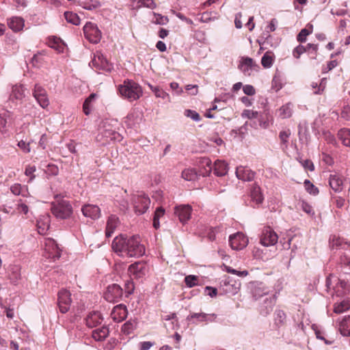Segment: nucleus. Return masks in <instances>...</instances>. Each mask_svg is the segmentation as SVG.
Here are the masks:
<instances>
[{
    "label": "nucleus",
    "instance_id": "nucleus-19",
    "mask_svg": "<svg viewBox=\"0 0 350 350\" xmlns=\"http://www.w3.org/2000/svg\"><path fill=\"white\" fill-rule=\"evenodd\" d=\"M128 271L131 276L135 278H141L144 276L147 272V265L143 261H138L129 267Z\"/></svg>",
    "mask_w": 350,
    "mask_h": 350
},
{
    "label": "nucleus",
    "instance_id": "nucleus-29",
    "mask_svg": "<svg viewBox=\"0 0 350 350\" xmlns=\"http://www.w3.org/2000/svg\"><path fill=\"white\" fill-rule=\"evenodd\" d=\"M119 223V219L116 215L109 217L105 230V235L107 237H111Z\"/></svg>",
    "mask_w": 350,
    "mask_h": 350
},
{
    "label": "nucleus",
    "instance_id": "nucleus-36",
    "mask_svg": "<svg viewBox=\"0 0 350 350\" xmlns=\"http://www.w3.org/2000/svg\"><path fill=\"white\" fill-rule=\"evenodd\" d=\"M338 137L345 146L350 147V129L343 128L338 131Z\"/></svg>",
    "mask_w": 350,
    "mask_h": 350
},
{
    "label": "nucleus",
    "instance_id": "nucleus-62",
    "mask_svg": "<svg viewBox=\"0 0 350 350\" xmlns=\"http://www.w3.org/2000/svg\"><path fill=\"white\" fill-rule=\"evenodd\" d=\"M341 117L346 120L350 121V106L346 105L341 111Z\"/></svg>",
    "mask_w": 350,
    "mask_h": 350
},
{
    "label": "nucleus",
    "instance_id": "nucleus-32",
    "mask_svg": "<svg viewBox=\"0 0 350 350\" xmlns=\"http://www.w3.org/2000/svg\"><path fill=\"white\" fill-rule=\"evenodd\" d=\"M109 333V329L105 326H103L93 330L92 336L95 340L103 341L108 336Z\"/></svg>",
    "mask_w": 350,
    "mask_h": 350
},
{
    "label": "nucleus",
    "instance_id": "nucleus-49",
    "mask_svg": "<svg viewBox=\"0 0 350 350\" xmlns=\"http://www.w3.org/2000/svg\"><path fill=\"white\" fill-rule=\"evenodd\" d=\"M17 203H15L14 201L9 202L8 201L6 204H5L3 207H1V211L4 212L5 213H11L14 214L15 209L16 208Z\"/></svg>",
    "mask_w": 350,
    "mask_h": 350
},
{
    "label": "nucleus",
    "instance_id": "nucleus-55",
    "mask_svg": "<svg viewBox=\"0 0 350 350\" xmlns=\"http://www.w3.org/2000/svg\"><path fill=\"white\" fill-rule=\"evenodd\" d=\"M184 114L187 118H189L196 122H199L201 120L199 113L197 111L191 109H186L184 112Z\"/></svg>",
    "mask_w": 350,
    "mask_h": 350
},
{
    "label": "nucleus",
    "instance_id": "nucleus-41",
    "mask_svg": "<svg viewBox=\"0 0 350 350\" xmlns=\"http://www.w3.org/2000/svg\"><path fill=\"white\" fill-rule=\"evenodd\" d=\"M291 135V131L289 129L282 131L279 133V138L281 142V148L284 150L288 148V139Z\"/></svg>",
    "mask_w": 350,
    "mask_h": 350
},
{
    "label": "nucleus",
    "instance_id": "nucleus-5",
    "mask_svg": "<svg viewBox=\"0 0 350 350\" xmlns=\"http://www.w3.org/2000/svg\"><path fill=\"white\" fill-rule=\"evenodd\" d=\"M325 286L327 291L333 289L338 297L346 295L350 291L349 285L345 279L337 278L333 274L327 276Z\"/></svg>",
    "mask_w": 350,
    "mask_h": 350
},
{
    "label": "nucleus",
    "instance_id": "nucleus-44",
    "mask_svg": "<svg viewBox=\"0 0 350 350\" xmlns=\"http://www.w3.org/2000/svg\"><path fill=\"white\" fill-rule=\"evenodd\" d=\"M11 192L15 196L22 195L25 196V193L27 192V188L26 186H22L21 184L15 183L10 187Z\"/></svg>",
    "mask_w": 350,
    "mask_h": 350
},
{
    "label": "nucleus",
    "instance_id": "nucleus-21",
    "mask_svg": "<svg viewBox=\"0 0 350 350\" xmlns=\"http://www.w3.org/2000/svg\"><path fill=\"white\" fill-rule=\"evenodd\" d=\"M275 304L274 296L266 297L259 306L260 314L264 317L267 316L272 311Z\"/></svg>",
    "mask_w": 350,
    "mask_h": 350
},
{
    "label": "nucleus",
    "instance_id": "nucleus-30",
    "mask_svg": "<svg viewBox=\"0 0 350 350\" xmlns=\"http://www.w3.org/2000/svg\"><path fill=\"white\" fill-rule=\"evenodd\" d=\"M8 25L11 29L17 32L23 29L25 22L21 17H12L8 21Z\"/></svg>",
    "mask_w": 350,
    "mask_h": 350
},
{
    "label": "nucleus",
    "instance_id": "nucleus-50",
    "mask_svg": "<svg viewBox=\"0 0 350 350\" xmlns=\"http://www.w3.org/2000/svg\"><path fill=\"white\" fill-rule=\"evenodd\" d=\"M298 206L308 215L313 216L314 215V211L312 206L308 203L304 201H301L298 203Z\"/></svg>",
    "mask_w": 350,
    "mask_h": 350
},
{
    "label": "nucleus",
    "instance_id": "nucleus-42",
    "mask_svg": "<svg viewBox=\"0 0 350 350\" xmlns=\"http://www.w3.org/2000/svg\"><path fill=\"white\" fill-rule=\"evenodd\" d=\"M25 96V89L22 85H15L12 88V91L10 94L11 98L16 100H21Z\"/></svg>",
    "mask_w": 350,
    "mask_h": 350
},
{
    "label": "nucleus",
    "instance_id": "nucleus-43",
    "mask_svg": "<svg viewBox=\"0 0 350 350\" xmlns=\"http://www.w3.org/2000/svg\"><path fill=\"white\" fill-rule=\"evenodd\" d=\"M97 97L96 94L92 93L84 101L83 105V111L85 115H89L91 112V103L95 100Z\"/></svg>",
    "mask_w": 350,
    "mask_h": 350
},
{
    "label": "nucleus",
    "instance_id": "nucleus-4",
    "mask_svg": "<svg viewBox=\"0 0 350 350\" xmlns=\"http://www.w3.org/2000/svg\"><path fill=\"white\" fill-rule=\"evenodd\" d=\"M120 95L130 101L139 99L142 96V88L132 80H126L118 88Z\"/></svg>",
    "mask_w": 350,
    "mask_h": 350
},
{
    "label": "nucleus",
    "instance_id": "nucleus-35",
    "mask_svg": "<svg viewBox=\"0 0 350 350\" xmlns=\"http://www.w3.org/2000/svg\"><path fill=\"white\" fill-rule=\"evenodd\" d=\"M286 315L282 310H276L274 312V325L277 328L283 326L286 323Z\"/></svg>",
    "mask_w": 350,
    "mask_h": 350
},
{
    "label": "nucleus",
    "instance_id": "nucleus-53",
    "mask_svg": "<svg viewBox=\"0 0 350 350\" xmlns=\"http://www.w3.org/2000/svg\"><path fill=\"white\" fill-rule=\"evenodd\" d=\"M153 15L155 19L154 23L156 24L163 25H166L169 22L167 16H162L161 14L155 12H153Z\"/></svg>",
    "mask_w": 350,
    "mask_h": 350
},
{
    "label": "nucleus",
    "instance_id": "nucleus-7",
    "mask_svg": "<svg viewBox=\"0 0 350 350\" xmlns=\"http://www.w3.org/2000/svg\"><path fill=\"white\" fill-rule=\"evenodd\" d=\"M241 282L233 277L224 274L220 278V295H234L239 291Z\"/></svg>",
    "mask_w": 350,
    "mask_h": 350
},
{
    "label": "nucleus",
    "instance_id": "nucleus-39",
    "mask_svg": "<svg viewBox=\"0 0 350 350\" xmlns=\"http://www.w3.org/2000/svg\"><path fill=\"white\" fill-rule=\"evenodd\" d=\"M293 105L288 103L279 109V116L282 118H288L292 116Z\"/></svg>",
    "mask_w": 350,
    "mask_h": 350
},
{
    "label": "nucleus",
    "instance_id": "nucleus-15",
    "mask_svg": "<svg viewBox=\"0 0 350 350\" xmlns=\"http://www.w3.org/2000/svg\"><path fill=\"white\" fill-rule=\"evenodd\" d=\"M70 295V293L66 289H62L59 292L58 306L62 313H66L68 311L72 302Z\"/></svg>",
    "mask_w": 350,
    "mask_h": 350
},
{
    "label": "nucleus",
    "instance_id": "nucleus-3",
    "mask_svg": "<svg viewBox=\"0 0 350 350\" xmlns=\"http://www.w3.org/2000/svg\"><path fill=\"white\" fill-rule=\"evenodd\" d=\"M200 170L197 172L196 170L189 168L182 172L181 176L183 179L188 181L196 180L199 176H208L212 170L211 161L208 158H202L200 161Z\"/></svg>",
    "mask_w": 350,
    "mask_h": 350
},
{
    "label": "nucleus",
    "instance_id": "nucleus-58",
    "mask_svg": "<svg viewBox=\"0 0 350 350\" xmlns=\"http://www.w3.org/2000/svg\"><path fill=\"white\" fill-rule=\"evenodd\" d=\"M134 327L133 323L127 321L122 325V331L126 334H129L133 330Z\"/></svg>",
    "mask_w": 350,
    "mask_h": 350
},
{
    "label": "nucleus",
    "instance_id": "nucleus-37",
    "mask_svg": "<svg viewBox=\"0 0 350 350\" xmlns=\"http://www.w3.org/2000/svg\"><path fill=\"white\" fill-rule=\"evenodd\" d=\"M350 308V299L347 298L334 305V311L335 313H342Z\"/></svg>",
    "mask_w": 350,
    "mask_h": 350
},
{
    "label": "nucleus",
    "instance_id": "nucleus-56",
    "mask_svg": "<svg viewBox=\"0 0 350 350\" xmlns=\"http://www.w3.org/2000/svg\"><path fill=\"white\" fill-rule=\"evenodd\" d=\"M312 329L314 331L316 337L321 340H323L324 342L327 345H331L332 344V341L328 340L325 338V337L323 336V332L318 329L317 326L316 325H312Z\"/></svg>",
    "mask_w": 350,
    "mask_h": 350
},
{
    "label": "nucleus",
    "instance_id": "nucleus-27",
    "mask_svg": "<svg viewBox=\"0 0 350 350\" xmlns=\"http://www.w3.org/2000/svg\"><path fill=\"white\" fill-rule=\"evenodd\" d=\"M8 278L11 284L16 285L21 278L20 266L11 265L9 268Z\"/></svg>",
    "mask_w": 350,
    "mask_h": 350
},
{
    "label": "nucleus",
    "instance_id": "nucleus-6",
    "mask_svg": "<svg viewBox=\"0 0 350 350\" xmlns=\"http://www.w3.org/2000/svg\"><path fill=\"white\" fill-rule=\"evenodd\" d=\"M51 210L55 217L61 219H68L72 214V207L70 202L63 199L57 198L53 202Z\"/></svg>",
    "mask_w": 350,
    "mask_h": 350
},
{
    "label": "nucleus",
    "instance_id": "nucleus-28",
    "mask_svg": "<svg viewBox=\"0 0 350 350\" xmlns=\"http://www.w3.org/2000/svg\"><path fill=\"white\" fill-rule=\"evenodd\" d=\"M329 184L335 192H340L343 189V182L338 174H331L329 178Z\"/></svg>",
    "mask_w": 350,
    "mask_h": 350
},
{
    "label": "nucleus",
    "instance_id": "nucleus-14",
    "mask_svg": "<svg viewBox=\"0 0 350 350\" xmlns=\"http://www.w3.org/2000/svg\"><path fill=\"white\" fill-rule=\"evenodd\" d=\"M122 295V288L117 284H113L107 287L105 293V299L109 302H118Z\"/></svg>",
    "mask_w": 350,
    "mask_h": 350
},
{
    "label": "nucleus",
    "instance_id": "nucleus-48",
    "mask_svg": "<svg viewBox=\"0 0 350 350\" xmlns=\"http://www.w3.org/2000/svg\"><path fill=\"white\" fill-rule=\"evenodd\" d=\"M149 87L157 98H162L163 99H167L170 101V96L167 92L160 89L159 87H154L151 85H149Z\"/></svg>",
    "mask_w": 350,
    "mask_h": 350
},
{
    "label": "nucleus",
    "instance_id": "nucleus-12",
    "mask_svg": "<svg viewBox=\"0 0 350 350\" xmlns=\"http://www.w3.org/2000/svg\"><path fill=\"white\" fill-rule=\"evenodd\" d=\"M90 65L98 70L110 71L111 65L100 51H96Z\"/></svg>",
    "mask_w": 350,
    "mask_h": 350
},
{
    "label": "nucleus",
    "instance_id": "nucleus-24",
    "mask_svg": "<svg viewBox=\"0 0 350 350\" xmlns=\"http://www.w3.org/2000/svg\"><path fill=\"white\" fill-rule=\"evenodd\" d=\"M82 213L85 217H90L92 219H96L100 217V210L96 205L86 204L82 207Z\"/></svg>",
    "mask_w": 350,
    "mask_h": 350
},
{
    "label": "nucleus",
    "instance_id": "nucleus-46",
    "mask_svg": "<svg viewBox=\"0 0 350 350\" xmlns=\"http://www.w3.org/2000/svg\"><path fill=\"white\" fill-rule=\"evenodd\" d=\"M273 62V55L270 51L266 52L261 58V64L264 68H270Z\"/></svg>",
    "mask_w": 350,
    "mask_h": 350
},
{
    "label": "nucleus",
    "instance_id": "nucleus-64",
    "mask_svg": "<svg viewBox=\"0 0 350 350\" xmlns=\"http://www.w3.org/2000/svg\"><path fill=\"white\" fill-rule=\"evenodd\" d=\"M204 293L209 295L211 297H213L217 295V289L211 286H206L204 288Z\"/></svg>",
    "mask_w": 350,
    "mask_h": 350
},
{
    "label": "nucleus",
    "instance_id": "nucleus-10",
    "mask_svg": "<svg viewBox=\"0 0 350 350\" xmlns=\"http://www.w3.org/2000/svg\"><path fill=\"white\" fill-rule=\"evenodd\" d=\"M83 33L85 38L92 43L96 44L101 39V31L91 22L86 23L83 27Z\"/></svg>",
    "mask_w": 350,
    "mask_h": 350
},
{
    "label": "nucleus",
    "instance_id": "nucleus-9",
    "mask_svg": "<svg viewBox=\"0 0 350 350\" xmlns=\"http://www.w3.org/2000/svg\"><path fill=\"white\" fill-rule=\"evenodd\" d=\"M44 256L48 258H51L54 261L59 259L61 256V250L56 241L51 238L45 239Z\"/></svg>",
    "mask_w": 350,
    "mask_h": 350
},
{
    "label": "nucleus",
    "instance_id": "nucleus-59",
    "mask_svg": "<svg viewBox=\"0 0 350 350\" xmlns=\"http://www.w3.org/2000/svg\"><path fill=\"white\" fill-rule=\"evenodd\" d=\"M18 146L23 150L25 153H29L31 151L30 148V143H27L26 142L23 140H21L18 143Z\"/></svg>",
    "mask_w": 350,
    "mask_h": 350
},
{
    "label": "nucleus",
    "instance_id": "nucleus-16",
    "mask_svg": "<svg viewBox=\"0 0 350 350\" xmlns=\"http://www.w3.org/2000/svg\"><path fill=\"white\" fill-rule=\"evenodd\" d=\"M216 319V314L204 312H193L187 318L188 321H192L193 323L212 322L215 321Z\"/></svg>",
    "mask_w": 350,
    "mask_h": 350
},
{
    "label": "nucleus",
    "instance_id": "nucleus-22",
    "mask_svg": "<svg viewBox=\"0 0 350 350\" xmlns=\"http://www.w3.org/2000/svg\"><path fill=\"white\" fill-rule=\"evenodd\" d=\"M236 176L238 179L243 181H252L255 175V172L248 167L239 166L236 168Z\"/></svg>",
    "mask_w": 350,
    "mask_h": 350
},
{
    "label": "nucleus",
    "instance_id": "nucleus-61",
    "mask_svg": "<svg viewBox=\"0 0 350 350\" xmlns=\"http://www.w3.org/2000/svg\"><path fill=\"white\" fill-rule=\"evenodd\" d=\"M257 116L258 112L256 111L244 110L242 113V117L249 119L256 118Z\"/></svg>",
    "mask_w": 350,
    "mask_h": 350
},
{
    "label": "nucleus",
    "instance_id": "nucleus-47",
    "mask_svg": "<svg viewBox=\"0 0 350 350\" xmlns=\"http://www.w3.org/2000/svg\"><path fill=\"white\" fill-rule=\"evenodd\" d=\"M64 16L68 23L75 25H78L80 23V18L75 13L72 12H65Z\"/></svg>",
    "mask_w": 350,
    "mask_h": 350
},
{
    "label": "nucleus",
    "instance_id": "nucleus-17",
    "mask_svg": "<svg viewBox=\"0 0 350 350\" xmlns=\"http://www.w3.org/2000/svg\"><path fill=\"white\" fill-rule=\"evenodd\" d=\"M250 290L255 299H258L264 296L267 297L270 291V288L260 282H253L250 283Z\"/></svg>",
    "mask_w": 350,
    "mask_h": 350
},
{
    "label": "nucleus",
    "instance_id": "nucleus-40",
    "mask_svg": "<svg viewBox=\"0 0 350 350\" xmlns=\"http://www.w3.org/2000/svg\"><path fill=\"white\" fill-rule=\"evenodd\" d=\"M11 123L10 113L7 111L0 114V131L5 130L8 125Z\"/></svg>",
    "mask_w": 350,
    "mask_h": 350
},
{
    "label": "nucleus",
    "instance_id": "nucleus-57",
    "mask_svg": "<svg viewBox=\"0 0 350 350\" xmlns=\"http://www.w3.org/2000/svg\"><path fill=\"white\" fill-rule=\"evenodd\" d=\"M306 51L307 49L305 46L299 44L293 49V55L295 58H299L300 55Z\"/></svg>",
    "mask_w": 350,
    "mask_h": 350
},
{
    "label": "nucleus",
    "instance_id": "nucleus-1",
    "mask_svg": "<svg viewBox=\"0 0 350 350\" xmlns=\"http://www.w3.org/2000/svg\"><path fill=\"white\" fill-rule=\"evenodd\" d=\"M113 251L121 257L139 258L145 254L146 249L137 235L129 237L120 235L112 241Z\"/></svg>",
    "mask_w": 350,
    "mask_h": 350
},
{
    "label": "nucleus",
    "instance_id": "nucleus-23",
    "mask_svg": "<svg viewBox=\"0 0 350 350\" xmlns=\"http://www.w3.org/2000/svg\"><path fill=\"white\" fill-rule=\"evenodd\" d=\"M256 67H258V65L252 58L249 57H242L238 65V68L245 75H250V70Z\"/></svg>",
    "mask_w": 350,
    "mask_h": 350
},
{
    "label": "nucleus",
    "instance_id": "nucleus-45",
    "mask_svg": "<svg viewBox=\"0 0 350 350\" xmlns=\"http://www.w3.org/2000/svg\"><path fill=\"white\" fill-rule=\"evenodd\" d=\"M81 5L85 10H94L99 8L101 6V4L99 1L96 0H88L82 2Z\"/></svg>",
    "mask_w": 350,
    "mask_h": 350
},
{
    "label": "nucleus",
    "instance_id": "nucleus-20",
    "mask_svg": "<svg viewBox=\"0 0 350 350\" xmlns=\"http://www.w3.org/2000/svg\"><path fill=\"white\" fill-rule=\"evenodd\" d=\"M191 206L189 205H180L175 207L174 213L183 224L190 219L191 213Z\"/></svg>",
    "mask_w": 350,
    "mask_h": 350
},
{
    "label": "nucleus",
    "instance_id": "nucleus-13",
    "mask_svg": "<svg viewBox=\"0 0 350 350\" xmlns=\"http://www.w3.org/2000/svg\"><path fill=\"white\" fill-rule=\"evenodd\" d=\"M278 240V234L269 226L264 227L260 237V243L265 247L274 245Z\"/></svg>",
    "mask_w": 350,
    "mask_h": 350
},
{
    "label": "nucleus",
    "instance_id": "nucleus-52",
    "mask_svg": "<svg viewBox=\"0 0 350 350\" xmlns=\"http://www.w3.org/2000/svg\"><path fill=\"white\" fill-rule=\"evenodd\" d=\"M198 277L193 275H189L185 278V282L187 287L191 288L198 284Z\"/></svg>",
    "mask_w": 350,
    "mask_h": 350
},
{
    "label": "nucleus",
    "instance_id": "nucleus-34",
    "mask_svg": "<svg viewBox=\"0 0 350 350\" xmlns=\"http://www.w3.org/2000/svg\"><path fill=\"white\" fill-rule=\"evenodd\" d=\"M338 329L342 336H350V316H345L339 322Z\"/></svg>",
    "mask_w": 350,
    "mask_h": 350
},
{
    "label": "nucleus",
    "instance_id": "nucleus-63",
    "mask_svg": "<svg viewBox=\"0 0 350 350\" xmlns=\"http://www.w3.org/2000/svg\"><path fill=\"white\" fill-rule=\"evenodd\" d=\"M243 92L247 96H252L255 94L256 91L252 85H245L243 87Z\"/></svg>",
    "mask_w": 350,
    "mask_h": 350
},
{
    "label": "nucleus",
    "instance_id": "nucleus-18",
    "mask_svg": "<svg viewBox=\"0 0 350 350\" xmlns=\"http://www.w3.org/2000/svg\"><path fill=\"white\" fill-rule=\"evenodd\" d=\"M33 96L42 108L45 109L49 106V100L46 91L41 85L38 84L35 85Z\"/></svg>",
    "mask_w": 350,
    "mask_h": 350
},
{
    "label": "nucleus",
    "instance_id": "nucleus-33",
    "mask_svg": "<svg viewBox=\"0 0 350 350\" xmlns=\"http://www.w3.org/2000/svg\"><path fill=\"white\" fill-rule=\"evenodd\" d=\"M50 217L48 215H43L37 221V227L40 234H44L49 228Z\"/></svg>",
    "mask_w": 350,
    "mask_h": 350
},
{
    "label": "nucleus",
    "instance_id": "nucleus-8",
    "mask_svg": "<svg viewBox=\"0 0 350 350\" xmlns=\"http://www.w3.org/2000/svg\"><path fill=\"white\" fill-rule=\"evenodd\" d=\"M131 203L135 213L140 215L145 213L149 208L150 199L144 192H137L132 195Z\"/></svg>",
    "mask_w": 350,
    "mask_h": 350
},
{
    "label": "nucleus",
    "instance_id": "nucleus-25",
    "mask_svg": "<svg viewBox=\"0 0 350 350\" xmlns=\"http://www.w3.org/2000/svg\"><path fill=\"white\" fill-rule=\"evenodd\" d=\"M220 256H221V258L224 260V262L222 263V265H220V267H223L224 269L226 271L227 273H230L241 278H243L248 275V271L246 270L237 271L228 266L226 263L228 262V259L230 258L229 256L224 254L220 252Z\"/></svg>",
    "mask_w": 350,
    "mask_h": 350
},
{
    "label": "nucleus",
    "instance_id": "nucleus-26",
    "mask_svg": "<svg viewBox=\"0 0 350 350\" xmlns=\"http://www.w3.org/2000/svg\"><path fill=\"white\" fill-rule=\"evenodd\" d=\"M126 307L122 304H119L115 306L111 312L112 319L117 322L122 321L126 319Z\"/></svg>",
    "mask_w": 350,
    "mask_h": 350
},
{
    "label": "nucleus",
    "instance_id": "nucleus-31",
    "mask_svg": "<svg viewBox=\"0 0 350 350\" xmlns=\"http://www.w3.org/2000/svg\"><path fill=\"white\" fill-rule=\"evenodd\" d=\"M250 196L252 200L256 202V205H259L262 202L263 196L258 185L254 184L252 185L250 189Z\"/></svg>",
    "mask_w": 350,
    "mask_h": 350
},
{
    "label": "nucleus",
    "instance_id": "nucleus-60",
    "mask_svg": "<svg viewBox=\"0 0 350 350\" xmlns=\"http://www.w3.org/2000/svg\"><path fill=\"white\" fill-rule=\"evenodd\" d=\"M36 166L27 165L26 167V169L25 171V174L27 176H29L30 180H32L35 178V175L33 174V173L36 172Z\"/></svg>",
    "mask_w": 350,
    "mask_h": 350
},
{
    "label": "nucleus",
    "instance_id": "nucleus-38",
    "mask_svg": "<svg viewBox=\"0 0 350 350\" xmlns=\"http://www.w3.org/2000/svg\"><path fill=\"white\" fill-rule=\"evenodd\" d=\"M102 321L100 314L98 312H94L90 314L86 319V325L88 327H95L100 324Z\"/></svg>",
    "mask_w": 350,
    "mask_h": 350
},
{
    "label": "nucleus",
    "instance_id": "nucleus-2",
    "mask_svg": "<svg viewBox=\"0 0 350 350\" xmlns=\"http://www.w3.org/2000/svg\"><path fill=\"white\" fill-rule=\"evenodd\" d=\"M329 247L332 250H336L340 264L345 269L343 272L347 273L350 270V243L340 237L334 236L329 239Z\"/></svg>",
    "mask_w": 350,
    "mask_h": 350
},
{
    "label": "nucleus",
    "instance_id": "nucleus-54",
    "mask_svg": "<svg viewBox=\"0 0 350 350\" xmlns=\"http://www.w3.org/2000/svg\"><path fill=\"white\" fill-rule=\"evenodd\" d=\"M312 33V30L307 28L302 29L297 34V39L299 42H304L306 40V37Z\"/></svg>",
    "mask_w": 350,
    "mask_h": 350
},
{
    "label": "nucleus",
    "instance_id": "nucleus-11",
    "mask_svg": "<svg viewBox=\"0 0 350 350\" xmlns=\"http://www.w3.org/2000/svg\"><path fill=\"white\" fill-rule=\"evenodd\" d=\"M228 242L232 250H241L248 245L249 240L243 233L238 232L230 235Z\"/></svg>",
    "mask_w": 350,
    "mask_h": 350
},
{
    "label": "nucleus",
    "instance_id": "nucleus-51",
    "mask_svg": "<svg viewBox=\"0 0 350 350\" xmlns=\"http://www.w3.org/2000/svg\"><path fill=\"white\" fill-rule=\"evenodd\" d=\"M304 187L306 190L312 195H317L319 193V189L315 187L309 180H304Z\"/></svg>",
    "mask_w": 350,
    "mask_h": 350
}]
</instances>
